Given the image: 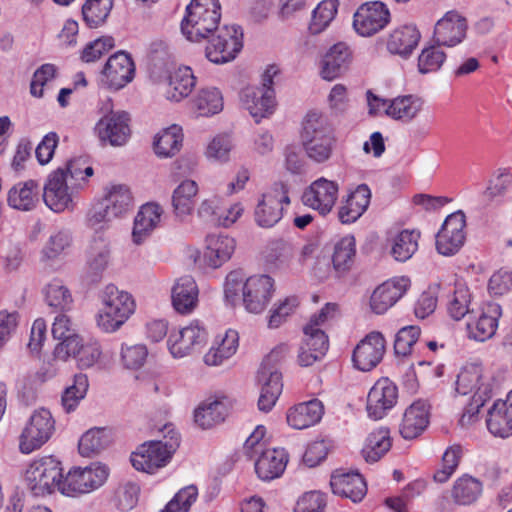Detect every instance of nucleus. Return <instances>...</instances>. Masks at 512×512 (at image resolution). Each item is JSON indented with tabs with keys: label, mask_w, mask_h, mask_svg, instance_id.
Here are the masks:
<instances>
[{
	"label": "nucleus",
	"mask_w": 512,
	"mask_h": 512,
	"mask_svg": "<svg viewBox=\"0 0 512 512\" xmlns=\"http://www.w3.org/2000/svg\"><path fill=\"white\" fill-rule=\"evenodd\" d=\"M274 280L269 275H254L245 281L238 271L230 272L225 281L224 295L227 302L235 305L242 301L245 309L254 314L263 312L273 293Z\"/></svg>",
	"instance_id": "f257e3e1"
},
{
	"label": "nucleus",
	"mask_w": 512,
	"mask_h": 512,
	"mask_svg": "<svg viewBox=\"0 0 512 512\" xmlns=\"http://www.w3.org/2000/svg\"><path fill=\"white\" fill-rule=\"evenodd\" d=\"M160 431L163 440L147 441L132 453L131 463L136 470L154 474L170 462L179 447L180 436L171 423L165 424Z\"/></svg>",
	"instance_id": "f03ea898"
},
{
	"label": "nucleus",
	"mask_w": 512,
	"mask_h": 512,
	"mask_svg": "<svg viewBox=\"0 0 512 512\" xmlns=\"http://www.w3.org/2000/svg\"><path fill=\"white\" fill-rule=\"evenodd\" d=\"M301 142L307 156L317 162L327 161L333 152L335 137L333 129L322 113L310 111L302 121Z\"/></svg>",
	"instance_id": "7ed1b4c3"
},
{
	"label": "nucleus",
	"mask_w": 512,
	"mask_h": 512,
	"mask_svg": "<svg viewBox=\"0 0 512 512\" xmlns=\"http://www.w3.org/2000/svg\"><path fill=\"white\" fill-rule=\"evenodd\" d=\"M221 5L218 0H192L181 23L182 33L190 41H200L218 28Z\"/></svg>",
	"instance_id": "20e7f679"
},
{
	"label": "nucleus",
	"mask_w": 512,
	"mask_h": 512,
	"mask_svg": "<svg viewBox=\"0 0 512 512\" xmlns=\"http://www.w3.org/2000/svg\"><path fill=\"white\" fill-rule=\"evenodd\" d=\"M474 392L471 402L467 405L461 422H471L482 406L492 397V385L489 378L483 376V368L479 364L465 365L456 380V392L467 395Z\"/></svg>",
	"instance_id": "39448f33"
},
{
	"label": "nucleus",
	"mask_w": 512,
	"mask_h": 512,
	"mask_svg": "<svg viewBox=\"0 0 512 512\" xmlns=\"http://www.w3.org/2000/svg\"><path fill=\"white\" fill-rule=\"evenodd\" d=\"M102 304L103 308L97 315V325L108 333L118 330L136 308L132 295L112 284L105 287Z\"/></svg>",
	"instance_id": "423d86ee"
},
{
	"label": "nucleus",
	"mask_w": 512,
	"mask_h": 512,
	"mask_svg": "<svg viewBox=\"0 0 512 512\" xmlns=\"http://www.w3.org/2000/svg\"><path fill=\"white\" fill-rule=\"evenodd\" d=\"M62 471L61 462L52 456L35 459L25 472L27 487L35 496H45L56 489L61 492Z\"/></svg>",
	"instance_id": "0eeeda50"
},
{
	"label": "nucleus",
	"mask_w": 512,
	"mask_h": 512,
	"mask_svg": "<svg viewBox=\"0 0 512 512\" xmlns=\"http://www.w3.org/2000/svg\"><path fill=\"white\" fill-rule=\"evenodd\" d=\"M279 73L275 65L266 68L262 75V85L259 87H247L241 93V100L251 116L259 122L261 118L273 113L275 97L273 78Z\"/></svg>",
	"instance_id": "6e6552de"
},
{
	"label": "nucleus",
	"mask_w": 512,
	"mask_h": 512,
	"mask_svg": "<svg viewBox=\"0 0 512 512\" xmlns=\"http://www.w3.org/2000/svg\"><path fill=\"white\" fill-rule=\"evenodd\" d=\"M108 475L107 466L101 463H92L84 468L74 467L63 478L61 493L70 497L88 494L101 487Z\"/></svg>",
	"instance_id": "1a4fd4ad"
},
{
	"label": "nucleus",
	"mask_w": 512,
	"mask_h": 512,
	"mask_svg": "<svg viewBox=\"0 0 512 512\" xmlns=\"http://www.w3.org/2000/svg\"><path fill=\"white\" fill-rule=\"evenodd\" d=\"M205 53L209 61L222 64L235 59L243 47V32L237 25H224L214 30Z\"/></svg>",
	"instance_id": "9d476101"
},
{
	"label": "nucleus",
	"mask_w": 512,
	"mask_h": 512,
	"mask_svg": "<svg viewBox=\"0 0 512 512\" xmlns=\"http://www.w3.org/2000/svg\"><path fill=\"white\" fill-rule=\"evenodd\" d=\"M55 420L49 410H35L24 427L19 440V449L24 454H30L41 448L53 435Z\"/></svg>",
	"instance_id": "9b49d317"
},
{
	"label": "nucleus",
	"mask_w": 512,
	"mask_h": 512,
	"mask_svg": "<svg viewBox=\"0 0 512 512\" xmlns=\"http://www.w3.org/2000/svg\"><path fill=\"white\" fill-rule=\"evenodd\" d=\"M290 198L286 184L275 183L259 200L254 216L256 223L263 228L277 224L283 216V205H288Z\"/></svg>",
	"instance_id": "f8f14e48"
},
{
	"label": "nucleus",
	"mask_w": 512,
	"mask_h": 512,
	"mask_svg": "<svg viewBox=\"0 0 512 512\" xmlns=\"http://www.w3.org/2000/svg\"><path fill=\"white\" fill-rule=\"evenodd\" d=\"M389 21L390 12L387 6L380 1H371L356 10L353 27L359 35L369 37L384 29Z\"/></svg>",
	"instance_id": "ddd939ff"
},
{
	"label": "nucleus",
	"mask_w": 512,
	"mask_h": 512,
	"mask_svg": "<svg viewBox=\"0 0 512 512\" xmlns=\"http://www.w3.org/2000/svg\"><path fill=\"white\" fill-rule=\"evenodd\" d=\"M207 339V332L198 321L169 334L167 345L174 358H183L191 355L194 351L204 345Z\"/></svg>",
	"instance_id": "4468645a"
},
{
	"label": "nucleus",
	"mask_w": 512,
	"mask_h": 512,
	"mask_svg": "<svg viewBox=\"0 0 512 512\" xmlns=\"http://www.w3.org/2000/svg\"><path fill=\"white\" fill-rule=\"evenodd\" d=\"M466 226L465 215L457 211L445 219L442 228L436 235V249L444 256L457 253L465 241L464 228Z\"/></svg>",
	"instance_id": "2eb2a0df"
},
{
	"label": "nucleus",
	"mask_w": 512,
	"mask_h": 512,
	"mask_svg": "<svg viewBox=\"0 0 512 512\" xmlns=\"http://www.w3.org/2000/svg\"><path fill=\"white\" fill-rule=\"evenodd\" d=\"M135 75V65L131 56L119 51L109 57L101 77V83L108 89L119 90L130 83Z\"/></svg>",
	"instance_id": "dca6fc26"
},
{
	"label": "nucleus",
	"mask_w": 512,
	"mask_h": 512,
	"mask_svg": "<svg viewBox=\"0 0 512 512\" xmlns=\"http://www.w3.org/2000/svg\"><path fill=\"white\" fill-rule=\"evenodd\" d=\"M398 399V388L388 378H380L371 387L367 396L366 410L369 418L382 419Z\"/></svg>",
	"instance_id": "f3484780"
},
{
	"label": "nucleus",
	"mask_w": 512,
	"mask_h": 512,
	"mask_svg": "<svg viewBox=\"0 0 512 512\" xmlns=\"http://www.w3.org/2000/svg\"><path fill=\"white\" fill-rule=\"evenodd\" d=\"M467 29L466 18L454 10L448 11L436 22L432 41L440 46L455 47L465 39Z\"/></svg>",
	"instance_id": "a211bd4d"
},
{
	"label": "nucleus",
	"mask_w": 512,
	"mask_h": 512,
	"mask_svg": "<svg viewBox=\"0 0 512 512\" xmlns=\"http://www.w3.org/2000/svg\"><path fill=\"white\" fill-rule=\"evenodd\" d=\"M339 186L336 182L321 177L313 181L304 191L302 201L321 215L330 213L338 197Z\"/></svg>",
	"instance_id": "6ab92c4d"
},
{
	"label": "nucleus",
	"mask_w": 512,
	"mask_h": 512,
	"mask_svg": "<svg viewBox=\"0 0 512 512\" xmlns=\"http://www.w3.org/2000/svg\"><path fill=\"white\" fill-rule=\"evenodd\" d=\"M43 200L48 208L57 213L73 208V196L69 192L66 173L62 168L49 174L43 187Z\"/></svg>",
	"instance_id": "aec40b11"
},
{
	"label": "nucleus",
	"mask_w": 512,
	"mask_h": 512,
	"mask_svg": "<svg viewBox=\"0 0 512 512\" xmlns=\"http://www.w3.org/2000/svg\"><path fill=\"white\" fill-rule=\"evenodd\" d=\"M384 336L377 331L370 332L353 351L355 367L361 371H370L382 360L385 353Z\"/></svg>",
	"instance_id": "412c9836"
},
{
	"label": "nucleus",
	"mask_w": 512,
	"mask_h": 512,
	"mask_svg": "<svg viewBox=\"0 0 512 512\" xmlns=\"http://www.w3.org/2000/svg\"><path fill=\"white\" fill-rule=\"evenodd\" d=\"M128 122L129 117L126 112H112L97 122L95 132L101 142L122 146L130 136Z\"/></svg>",
	"instance_id": "4be33fe9"
},
{
	"label": "nucleus",
	"mask_w": 512,
	"mask_h": 512,
	"mask_svg": "<svg viewBox=\"0 0 512 512\" xmlns=\"http://www.w3.org/2000/svg\"><path fill=\"white\" fill-rule=\"evenodd\" d=\"M410 279L396 277L379 285L370 297V308L375 314H384L409 289Z\"/></svg>",
	"instance_id": "5701e85b"
},
{
	"label": "nucleus",
	"mask_w": 512,
	"mask_h": 512,
	"mask_svg": "<svg viewBox=\"0 0 512 512\" xmlns=\"http://www.w3.org/2000/svg\"><path fill=\"white\" fill-rule=\"evenodd\" d=\"M257 381L261 386L258 408L263 412H268L274 407L282 392V375L277 368L260 366Z\"/></svg>",
	"instance_id": "b1692460"
},
{
	"label": "nucleus",
	"mask_w": 512,
	"mask_h": 512,
	"mask_svg": "<svg viewBox=\"0 0 512 512\" xmlns=\"http://www.w3.org/2000/svg\"><path fill=\"white\" fill-rule=\"evenodd\" d=\"M330 486L332 492L353 502H360L367 493V485L358 472H344L336 470L331 475Z\"/></svg>",
	"instance_id": "393cba45"
},
{
	"label": "nucleus",
	"mask_w": 512,
	"mask_h": 512,
	"mask_svg": "<svg viewBox=\"0 0 512 512\" xmlns=\"http://www.w3.org/2000/svg\"><path fill=\"white\" fill-rule=\"evenodd\" d=\"M110 257L109 239L103 234H96L87 249L86 275L90 282L101 279Z\"/></svg>",
	"instance_id": "a878e982"
},
{
	"label": "nucleus",
	"mask_w": 512,
	"mask_h": 512,
	"mask_svg": "<svg viewBox=\"0 0 512 512\" xmlns=\"http://www.w3.org/2000/svg\"><path fill=\"white\" fill-rule=\"evenodd\" d=\"M502 315L501 306L497 303H487L475 321L468 322L469 337L476 341L484 342L494 336L498 320Z\"/></svg>",
	"instance_id": "bb28decb"
},
{
	"label": "nucleus",
	"mask_w": 512,
	"mask_h": 512,
	"mask_svg": "<svg viewBox=\"0 0 512 512\" xmlns=\"http://www.w3.org/2000/svg\"><path fill=\"white\" fill-rule=\"evenodd\" d=\"M371 200V190L366 184L358 185L342 202L338 210L341 223L349 224L359 219L367 210Z\"/></svg>",
	"instance_id": "cd10ccee"
},
{
	"label": "nucleus",
	"mask_w": 512,
	"mask_h": 512,
	"mask_svg": "<svg viewBox=\"0 0 512 512\" xmlns=\"http://www.w3.org/2000/svg\"><path fill=\"white\" fill-rule=\"evenodd\" d=\"M428 424L429 405L418 400L405 410L399 431L404 439H414L423 433Z\"/></svg>",
	"instance_id": "c85d7f7f"
},
{
	"label": "nucleus",
	"mask_w": 512,
	"mask_h": 512,
	"mask_svg": "<svg viewBox=\"0 0 512 512\" xmlns=\"http://www.w3.org/2000/svg\"><path fill=\"white\" fill-rule=\"evenodd\" d=\"M351 59L352 52L348 45L343 42L333 45L322 59V78L331 81L341 76L348 69Z\"/></svg>",
	"instance_id": "c756f323"
},
{
	"label": "nucleus",
	"mask_w": 512,
	"mask_h": 512,
	"mask_svg": "<svg viewBox=\"0 0 512 512\" xmlns=\"http://www.w3.org/2000/svg\"><path fill=\"white\" fill-rule=\"evenodd\" d=\"M199 192L198 184L194 180L182 181L173 191L171 198L172 212L175 219L183 222L190 216L195 208V198Z\"/></svg>",
	"instance_id": "7c9ffc66"
},
{
	"label": "nucleus",
	"mask_w": 512,
	"mask_h": 512,
	"mask_svg": "<svg viewBox=\"0 0 512 512\" xmlns=\"http://www.w3.org/2000/svg\"><path fill=\"white\" fill-rule=\"evenodd\" d=\"M487 428L500 438L512 435V395L507 400H497L488 411Z\"/></svg>",
	"instance_id": "2f4dec72"
},
{
	"label": "nucleus",
	"mask_w": 512,
	"mask_h": 512,
	"mask_svg": "<svg viewBox=\"0 0 512 512\" xmlns=\"http://www.w3.org/2000/svg\"><path fill=\"white\" fill-rule=\"evenodd\" d=\"M235 247V239L228 235H208L206 237L204 260L208 266L218 268L231 258Z\"/></svg>",
	"instance_id": "473e14b6"
},
{
	"label": "nucleus",
	"mask_w": 512,
	"mask_h": 512,
	"mask_svg": "<svg viewBox=\"0 0 512 512\" xmlns=\"http://www.w3.org/2000/svg\"><path fill=\"white\" fill-rule=\"evenodd\" d=\"M199 290L192 276L180 277L172 288V304L181 314L192 312L198 303Z\"/></svg>",
	"instance_id": "72a5a7b5"
},
{
	"label": "nucleus",
	"mask_w": 512,
	"mask_h": 512,
	"mask_svg": "<svg viewBox=\"0 0 512 512\" xmlns=\"http://www.w3.org/2000/svg\"><path fill=\"white\" fill-rule=\"evenodd\" d=\"M323 413L322 402L313 399L290 408L287 412V423L295 429H305L318 423Z\"/></svg>",
	"instance_id": "f704fd0d"
},
{
	"label": "nucleus",
	"mask_w": 512,
	"mask_h": 512,
	"mask_svg": "<svg viewBox=\"0 0 512 512\" xmlns=\"http://www.w3.org/2000/svg\"><path fill=\"white\" fill-rule=\"evenodd\" d=\"M288 456L283 449H268L262 451L255 462V471L264 481L280 477L287 465Z\"/></svg>",
	"instance_id": "c9c22d12"
},
{
	"label": "nucleus",
	"mask_w": 512,
	"mask_h": 512,
	"mask_svg": "<svg viewBox=\"0 0 512 512\" xmlns=\"http://www.w3.org/2000/svg\"><path fill=\"white\" fill-rule=\"evenodd\" d=\"M196 84L190 67H179L168 77L164 96L167 100L179 102L189 96Z\"/></svg>",
	"instance_id": "e433bc0d"
},
{
	"label": "nucleus",
	"mask_w": 512,
	"mask_h": 512,
	"mask_svg": "<svg viewBox=\"0 0 512 512\" xmlns=\"http://www.w3.org/2000/svg\"><path fill=\"white\" fill-rule=\"evenodd\" d=\"M163 209L156 203H147L141 207L134 220L132 238L141 244L159 224Z\"/></svg>",
	"instance_id": "4c0bfd02"
},
{
	"label": "nucleus",
	"mask_w": 512,
	"mask_h": 512,
	"mask_svg": "<svg viewBox=\"0 0 512 512\" xmlns=\"http://www.w3.org/2000/svg\"><path fill=\"white\" fill-rule=\"evenodd\" d=\"M421 38L414 25H405L393 30L387 40V49L392 54L408 56L412 53Z\"/></svg>",
	"instance_id": "58836bf2"
},
{
	"label": "nucleus",
	"mask_w": 512,
	"mask_h": 512,
	"mask_svg": "<svg viewBox=\"0 0 512 512\" xmlns=\"http://www.w3.org/2000/svg\"><path fill=\"white\" fill-rule=\"evenodd\" d=\"M238 345V332L232 329L227 330L225 335L220 340H216L215 344L204 355L205 364L209 366L221 365L236 353Z\"/></svg>",
	"instance_id": "ea45409f"
},
{
	"label": "nucleus",
	"mask_w": 512,
	"mask_h": 512,
	"mask_svg": "<svg viewBox=\"0 0 512 512\" xmlns=\"http://www.w3.org/2000/svg\"><path fill=\"white\" fill-rule=\"evenodd\" d=\"M39 185L35 180H28L14 185L8 194V204L18 210L29 211L38 202Z\"/></svg>",
	"instance_id": "a19ab883"
},
{
	"label": "nucleus",
	"mask_w": 512,
	"mask_h": 512,
	"mask_svg": "<svg viewBox=\"0 0 512 512\" xmlns=\"http://www.w3.org/2000/svg\"><path fill=\"white\" fill-rule=\"evenodd\" d=\"M303 331L304 339L302 344L311 351V355L305 362H316L321 359L328 350V337L325 332L319 328V323L316 318H311Z\"/></svg>",
	"instance_id": "79ce46f5"
},
{
	"label": "nucleus",
	"mask_w": 512,
	"mask_h": 512,
	"mask_svg": "<svg viewBox=\"0 0 512 512\" xmlns=\"http://www.w3.org/2000/svg\"><path fill=\"white\" fill-rule=\"evenodd\" d=\"M423 101L413 95L399 96L389 101L385 114L403 122L412 121L422 110Z\"/></svg>",
	"instance_id": "37998d69"
},
{
	"label": "nucleus",
	"mask_w": 512,
	"mask_h": 512,
	"mask_svg": "<svg viewBox=\"0 0 512 512\" xmlns=\"http://www.w3.org/2000/svg\"><path fill=\"white\" fill-rule=\"evenodd\" d=\"M228 414V407L223 400H214L200 405L194 414V420L197 425L203 429H208L223 422Z\"/></svg>",
	"instance_id": "c03bdc74"
},
{
	"label": "nucleus",
	"mask_w": 512,
	"mask_h": 512,
	"mask_svg": "<svg viewBox=\"0 0 512 512\" xmlns=\"http://www.w3.org/2000/svg\"><path fill=\"white\" fill-rule=\"evenodd\" d=\"M105 205L115 218L129 212L133 207V197L128 186L123 184L112 185L107 189Z\"/></svg>",
	"instance_id": "a18cd8bd"
},
{
	"label": "nucleus",
	"mask_w": 512,
	"mask_h": 512,
	"mask_svg": "<svg viewBox=\"0 0 512 512\" xmlns=\"http://www.w3.org/2000/svg\"><path fill=\"white\" fill-rule=\"evenodd\" d=\"M390 432L387 428H379L369 434L362 449L367 462H377L391 448Z\"/></svg>",
	"instance_id": "49530a36"
},
{
	"label": "nucleus",
	"mask_w": 512,
	"mask_h": 512,
	"mask_svg": "<svg viewBox=\"0 0 512 512\" xmlns=\"http://www.w3.org/2000/svg\"><path fill=\"white\" fill-rule=\"evenodd\" d=\"M46 304L56 312H67L72 308L73 298L70 290L61 280L54 279L43 290Z\"/></svg>",
	"instance_id": "de8ad7c7"
},
{
	"label": "nucleus",
	"mask_w": 512,
	"mask_h": 512,
	"mask_svg": "<svg viewBox=\"0 0 512 512\" xmlns=\"http://www.w3.org/2000/svg\"><path fill=\"white\" fill-rule=\"evenodd\" d=\"M482 492V483L469 475L458 478L452 488V498L459 505H470Z\"/></svg>",
	"instance_id": "09e8293b"
},
{
	"label": "nucleus",
	"mask_w": 512,
	"mask_h": 512,
	"mask_svg": "<svg viewBox=\"0 0 512 512\" xmlns=\"http://www.w3.org/2000/svg\"><path fill=\"white\" fill-rule=\"evenodd\" d=\"M420 232L416 230H402L392 241L391 254L395 260L405 262L409 260L418 249Z\"/></svg>",
	"instance_id": "8fccbe9b"
},
{
	"label": "nucleus",
	"mask_w": 512,
	"mask_h": 512,
	"mask_svg": "<svg viewBox=\"0 0 512 512\" xmlns=\"http://www.w3.org/2000/svg\"><path fill=\"white\" fill-rule=\"evenodd\" d=\"M182 140L181 128L172 125L157 135L154 141V151L159 157H172L180 150Z\"/></svg>",
	"instance_id": "3c124183"
},
{
	"label": "nucleus",
	"mask_w": 512,
	"mask_h": 512,
	"mask_svg": "<svg viewBox=\"0 0 512 512\" xmlns=\"http://www.w3.org/2000/svg\"><path fill=\"white\" fill-rule=\"evenodd\" d=\"M338 0H323L312 12V18L309 24V31L316 35L323 32L335 19L338 11Z\"/></svg>",
	"instance_id": "603ef678"
},
{
	"label": "nucleus",
	"mask_w": 512,
	"mask_h": 512,
	"mask_svg": "<svg viewBox=\"0 0 512 512\" xmlns=\"http://www.w3.org/2000/svg\"><path fill=\"white\" fill-rule=\"evenodd\" d=\"M356 253L355 239L351 235L341 238L334 247L332 262L334 269L339 273L347 272L353 265Z\"/></svg>",
	"instance_id": "864d4df0"
},
{
	"label": "nucleus",
	"mask_w": 512,
	"mask_h": 512,
	"mask_svg": "<svg viewBox=\"0 0 512 512\" xmlns=\"http://www.w3.org/2000/svg\"><path fill=\"white\" fill-rule=\"evenodd\" d=\"M193 104L198 116H210L223 109V97L218 89L205 88L199 91Z\"/></svg>",
	"instance_id": "5fc2aeb1"
},
{
	"label": "nucleus",
	"mask_w": 512,
	"mask_h": 512,
	"mask_svg": "<svg viewBox=\"0 0 512 512\" xmlns=\"http://www.w3.org/2000/svg\"><path fill=\"white\" fill-rule=\"evenodd\" d=\"M112 9V0H86L82 7V16L90 28L102 26Z\"/></svg>",
	"instance_id": "6e6d98bb"
},
{
	"label": "nucleus",
	"mask_w": 512,
	"mask_h": 512,
	"mask_svg": "<svg viewBox=\"0 0 512 512\" xmlns=\"http://www.w3.org/2000/svg\"><path fill=\"white\" fill-rule=\"evenodd\" d=\"M439 44L426 46L418 56V71L421 74L437 72L446 61L447 55Z\"/></svg>",
	"instance_id": "4d7b16f0"
},
{
	"label": "nucleus",
	"mask_w": 512,
	"mask_h": 512,
	"mask_svg": "<svg viewBox=\"0 0 512 512\" xmlns=\"http://www.w3.org/2000/svg\"><path fill=\"white\" fill-rule=\"evenodd\" d=\"M89 387L85 374H76L73 384L68 386L62 395V405L66 412L75 410L79 402L85 397Z\"/></svg>",
	"instance_id": "13d9d810"
},
{
	"label": "nucleus",
	"mask_w": 512,
	"mask_h": 512,
	"mask_svg": "<svg viewBox=\"0 0 512 512\" xmlns=\"http://www.w3.org/2000/svg\"><path fill=\"white\" fill-rule=\"evenodd\" d=\"M463 455V450L460 445H452L448 447L443 456L441 462V468L438 469L434 474V480L437 483H445L456 471L460 460Z\"/></svg>",
	"instance_id": "bf43d9fd"
},
{
	"label": "nucleus",
	"mask_w": 512,
	"mask_h": 512,
	"mask_svg": "<svg viewBox=\"0 0 512 512\" xmlns=\"http://www.w3.org/2000/svg\"><path fill=\"white\" fill-rule=\"evenodd\" d=\"M107 444L108 439L105 431L94 428L82 435L78 443V449L82 456L90 457L102 451Z\"/></svg>",
	"instance_id": "052dcab7"
},
{
	"label": "nucleus",
	"mask_w": 512,
	"mask_h": 512,
	"mask_svg": "<svg viewBox=\"0 0 512 512\" xmlns=\"http://www.w3.org/2000/svg\"><path fill=\"white\" fill-rule=\"evenodd\" d=\"M512 183V175L506 171H500L494 178L490 179L486 189L481 193V200L489 205L503 197Z\"/></svg>",
	"instance_id": "680f3d73"
},
{
	"label": "nucleus",
	"mask_w": 512,
	"mask_h": 512,
	"mask_svg": "<svg viewBox=\"0 0 512 512\" xmlns=\"http://www.w3.org/2000/svg\"><path fill=\"white\" fill-rule=\"evenodd\" d=\"M470 298L471 295L466 286L463 284L456 285L448 303V313L453 319L460 320L469 312Z\"/></svg>",
	"instance_id": "e2e57ef3"
},
{
	"label": "nucleus",
	"mask_w": 512,
	"mask_h": 512,
	"mask_svg": "<svg viewBox=\"0 0 512 512\" xmlns=\"http://www.w3.org/2000/svg\"><path fill=\"white\" fill-rule=\"evenodd\" d=\"M197 496L198 490L196 486L189 485L184 487L176 493L161 512H188L196 501Z\"/></svg>",
	"instance_id": "0e129e2a"
},
{
	"label": "nucleus",
	"mask_w": 512,
	"mask_h": 512,
	"mask_svg": "<svg viewBox=\"0 0 512 512\" xmlns=\"http://www.w3.org/2000/svg\"><path fill=\"white\" fill-rule=\"evenodd\" d=\"M72 243V235L69 230L61 229L50 236L45 247L43 256L47 259L59 257Z\"/></svg>",
	"instance_id": "69168bd1"
},
{
	"label": "nucleus",
	"mask_w": 512,
	"mask_h": 512,
	"mask_svg": "<svg viewBox=\"0 0 512 512\" xmlns=\"http://www.w3.org/2000/svg\"><path fill=\"white\" fill-rule=\"evenodd\" d=\"M420 335L418 326H405L396 334L394 350L397 355L407 356L410 354L413 345L417 342Z\"/></svg>",
	"instance_id": "338daca9"
},
{
	"label": "nucleus",
	"mask_w": 512,
	"mask_h": 512,
	"mask_svg": "<svg viewBox=\"0 0 512 512\" xmlns=\"http://www.w3.org/2000/svg\"><path fill=\"white\" fill-rule=\"evenodd\" d=\"M233 144L228 135H217L208 144L206 156L214 161L226 162L229 159Z\"/></svg>",
	"instance_id": "774afa93"
}]
</instances>
